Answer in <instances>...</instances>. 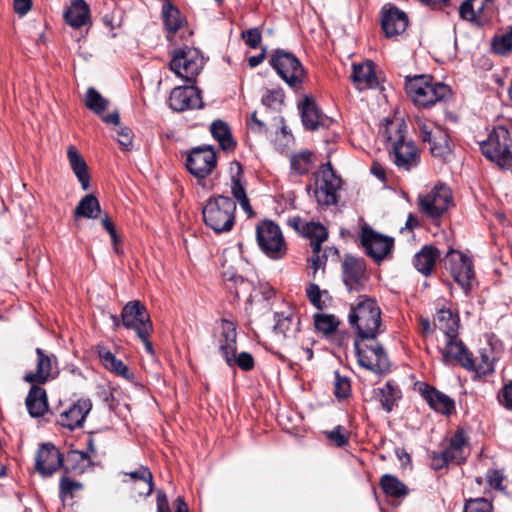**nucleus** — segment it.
Masks as SVG:
<instances>
[{"label":"nucleus","instance_id":"nucleus-1","mask_svg":"<svg viewBox=\"0 0 512 512\" xmlns=\"http://www.w3.org/2000/svg\"><path fill=\"white\" fill-rule=\"evenodd\" d=\"M348 319L358 333L354 346L359 365L378 374L387 373L390 368L388 355L375 341L382 332L381 309L377 302L366 295L359 296L357 303L351 304Z\"/></svg>","mask_w":512,"mask_h":512},{"label":"nucleus","instance_id":"nucleus-2","mask_svg":"<svg viewBox=\"0 0 512 512\" xmlns=\"http://www.w3.org/2000/svg\"><path fill=\"white\" fill-rule=\"evenodd\" d=\"M341 185L340 176L335 173L331 163L327 162L311 175L306 191L320 206H331L338 202Z\"/></svg>","mask_w":512,"mask_h":512},{"label":"nucleus","instance_id":"nucleus-3","mask_svg":"<svg viewBox=\"0 0 512 512\" xmlns=\"http://www.w3.org/2000/svg\"><path fill=\"white\" fill-rule=\"evenodd\" d=\"M405 89L413 102L419 107H430L437 102L447 99L451 89L441 82H434L431 76L417 75L407 77Z\"/></svg>","mask_w":512,"mask_h":512},{"label":"nucleus","instance_id":"nucleus-4","mask_svg":"<svg viewBox=\"0 0 512 512\" xmlns=\"http://www.w3.org/2000/svg\"><path fill=\"white\" fill-rule=\"evenodd\" d=\"M236 202L228 196L209 198L202 215L203 221L215 233H225L233 229L235 224Z\"/></svg>","mask_w":512,"mask_h":512},{"label":"nucleus","instance_id":"nucleus-5","mask_svg":"<svg viewBox=\"0 0 512 512\" xmlns=\"http://www.w3.org/2000/svg\"><path fill=\"white\" fill-rule=\"evenodd\" d=\"M221 333L218 339L219 350L230 367L238 366L243 371H250L254 368V358L248 352H241L236 354L237 351V332L236 325L232 321L221 320Z\"/></svg>","mask_w":512,"mask_h":512},{"label":"nucleus","instance_id":"nucleus-6","mask_svg":"<svg viewBox=\"0 0 512 512\" xmlns=\"http://www.w3.org/2000/svg\"><path fill=\"white\" fill-rule=\"evenodd\" d=\"M480 148L482 154L499 167L508 168L512 165L511 138L505 127L494 128L488 138L480 143Z\"/></svg>","mask_w":512,"mask_h":512},{"label":"nucleus","instance_id":"nucleus-7","mask_svg":"<svg viewBox=\"0 0 512 512\" xmlns=\"http://www.w3.org/2000/svg\"><path fill=\"white\" fill-rule=\"evenodd\" d=\"M256 240L260 250L272 260L283 259L288 252L281 228L273 221H261L256 226Z\"/></svg>","mask_w":512,"mask_h":512},{"label":"nucleus","instance_id":"nucleus-8","mask_svg":"<svg viewBox=\"0 0 512 512\" xmlns=\"http://www.w3.org/2000/svg\"><path fill=\"white\" fill-rule=\"evenodd\" d=\"M204 58L199 50L191 47L174 50L169 68L186 82H194L202 70Z\"/></svg>","mask_w":512,"mask_h":512},{"label":"nucleus","instance_id":"nucleus-9","mask_svg":"<svg viewBox=\"0 0 512 512\" xmlns=\"http://www.w3.org/2000/svg\"><path fill=\"white\" fill-rule=\"evenodd\" d=\"M270 65L289 87L293 89L301 87L305 71L301 62L293 53L282 49L274 51L270 59Z\"/></svg>","mask_w":512,"mask_h":512},{"label":"nucleus","instance_id":"nucleus-10","mask_svg":"<svg viewBox=\"0 0 512 512\" xmlns=\"http://www.w3.org/2000/svg\"><path fill=\"white\" fill-rule=\"evenodd\" d=\"M451 189L442 183L435 185L429 192L418 198L421 211L431 218L441 216L452 204Z\"/></svg>","mask_w":512,"mask_h":512},{"label":"nucleus","instance_id":"nucleus-11","mask_svg":"<svg viewBox=\"0 0 512 512\" xmlns=\"http://www.w3.org/2000/svg\"><path fill=\"white\" fill-rule=\"evenodd\" d=\"M360 238L366 254L375 262L379 263L391 256L394 247V239L392 237L380 234L365 224L361 228Z\"/></svg>","mask_w":512,"mask_h":512},{"label":"nucleus","instance_id":"nucleus-12","mask_svg":"<svg viewBox=\"0 0 512 512\" xmlns=\"http://www.w3.org/2000/svg\"><path fill=\"white\" fill-rule=\"evenodd\" d=\"M416 129L422 142L429 144V150L434 157H444L450 152L449 136L442 127L431 121L418 119Z\"/></svg>","mask_w":512,"mask_h":512},{"label":"nucleus","instance_id":"nucleus-13","mask_svg":"<svg viewBox=\"0 0 512 512\" xmlns=\"http://www.w3.org/2000/svg\"><path fill=\"white\" fill-rule=\"evenodd\" d=\"M121 322L127 329L135 330L138 337L152 332V323L146 307L138 300L128 302L122 309Z\"/></svg>","mask_w":512,"mask_h":512},{"label":"nucleus","instance_id":"nucleus-14","mask_svg":"<svg viewBox=\"0 0 512 512\" xmlns=\"http://www.w3.org/2000/svg\"><path fill=\"white\" fill-rule=\"evenodd\" d=\"M342 279L348 291H362L368 281L365 260L345 255L342 262Z\"/></svg>","mask_w":512,"mask_h":512},{"label":"nucleus","instance_id":"nucleus-15","mask_svg":"<svg viewBox=\"0 0 512 512\" xmlns=\"http://www.w3.org/2000/svg\"><path fill=\"white\" fill-rule=\"evenodd\" d=\"M273 334L276 340L285 346H292L300 332V317L292 311L276 312Z\"/></svg>","mask_w":512,"mask_h":512},{"label":"nucleus","instance_id":"nucleus-16","mask_svg":"<svg viewBox=\"0 0 512 512\" xmlns=\"http://www.w3.org/2000/svg\"><path fill=\"white\" fill-rule=\"evenodd\" d=\"M216 163V153L213 148L211 146H200L191 150L186 161V167L192 175L204 179L212 173Z\"/></svg>","mask_w":512,"mask_h":512},{"label":"nucleus","instance_id":"nucleus-17","mask_svg":"<svg viewBox=\"0 0 512 512\" xmlns=\"http://www.w3.org/2000/svg\"><path fill=\"white\" fill-rule=\"evenodd\" d=\"M389 157L395 166L402 171H411L420 163V151L412 140H404L398 145L388 148Z\"/></svg>","mask_w":512,"mask_h":512},{"label":"nucleus","instance_id":"nucleus-18","mask_svg":"<svg viewBox=\"0 0 512 512\" xmlns=\"http://www.w3.org/2000/svg\"><path fill=\"white\" fill-rule=\"evenodd\" d=\"M37 355L36 368L34 371L24 375L25 382L30 384H44L54 379L58 373L57 360L54 355L46 353L41 348H36Z\"/></svg>","mask_w":512,"mask_h":512},{"label":"nucleus","instance_id":"nucleus-19","mask_svg":"<svg viewBox=\"0 0 512 512\" xmlns=\"http://www.w3.org/2000/svg\"><path fill=\"white\" fill-rule=\"evenodd\" d=\"M446 258L448 260L450 272L454 280L466 291L470 289L471 280L474 277L472 260L465 254L450 249Z\"/></svg>","mask_w":512,"mask_h":512},{"label":"nucleus","instance_id":"nucleus-20","mask_svg":"<svg viewBox=\"0 0 512 512\" xmlns=\"http://www.w3.org/2000/svg\"><path fill=\"white\" fill-rule=\"evenodd\" d=\"M122 483L125 484L134 496L147 497L154 489L153 475L148 467L139 466L131 472H121Z\"/></svg>","mask_w":512,"mask_h":512},{"label":"nucleus","instance_id":"nucleus-21","mask_svg":"<svg viewBox=\"0 0 512 512\" xmlns=\"http://www.w3.org/2000/svg\"><path fill=\"white\" fill-rule=\"evenodd\" d=\"M64 463L63 454L53 444H41L35 458V469L44 477L52 476Z\"/></svg>","mask_w":512,"mask_h":512},{"label":"nucleus","instance_id":"nucleus-22","mask_svg":"<svg viewBox=\"0 0 512 512\" xmlns=\"http://www.w3.org/2000/svg\"><path fill=\"white\" fill-rule=\"evenodd\" d=\"M169 106L177 112L203 108L201 92L195 86L175 87L169 97Z\"/></svg>","mask_w":512,"mask_h":512},{"label":"nucleus","instance_id":"nucleus-23","mask_svg":"<svg viewBox=\"0 0 512 512\" xmlns=\"http://www.w3.org/2000/svg\"><path fill=\"white\" fill-rule=\"evenodd\" d=\"M230 190L235 200L238 201L242 210L252 217L254 215L252 206L246 194V180L242 165L238 161L229 164Z\"/></svg>","mask_w":512,"mask_h":512},{"label":"nucleus","instance_id":"nucleus-24","mask_svg":"<svg viewBox=\"0 0 512 512\" xmlns=\"http://www.w3.org/2000/svg\"><path fill=\"white\" fill-rule=\"evenodd\" d=\"M440 353L445 365L456 363L465 369L473 367L472 354L458 336L446 337L445 346L440 349Z\"/></svg>","mask_w":512,"mask_h":512},{"label":"nucleus","instance_id":"nucleus-25","mask_svg":"<svg viewBox=\"0 0 512 512\" xmlns=\"http://www.w3.org/2000/svg\"><path fill=\"white\" fill-rule=\"evenodd\" d=\"M381 26L387 38L402 34L408 26L405 12L395 6H385L382 9Z\"/></svg>","mask_w":512,"mask_h":512},{"label":"nucleus","instance_id":"nucleus-26","mask_svg":"<svg viewBox=\"0 0 512 512\" xmlns=\"http://www.w3.org/2000/svg\"><path fill=\"white\" fill-rule=\"evenodd\" d=\"M91 408L92 403L89 399H79L59 414L57 423L69 430L81 427Z\"/></svg>","mask_w":512,"mask_h":512},{"label":"nucleus","instance_id":"nucleus-27","mask_svg":"<svg viewBox=\"0 0 512 512\" xmlns=\"http://www.w3.org/2000/svg\"><path fill=\"white\" fill-rule=\"evenodd\" d=\"M301 118L305 128L309 130H317L320 126L328 127L332 120L319 111L315 101L306 96L299 104Z\"/></svg>","mask_w":512,"mask_h":512},{"label":"nucleus","instance_id":"nucleus-28","mask_svg":"<svg viewBox=\"0 0 512 512\" xmlns=\"http://www.w3.org/2000/svg\"><path fill=\"white\" fill-rule=\"evenodd\" d=\"M350 78L359 90L375 88L378 85L374 63L371 60L353 63Z\"/></svg>","mask_w":512,"mask_h":512},{"label":"nucleus","instance_id":"nucleus-29","mask_svg":"<svg viewBox=\"0 0 512 512\" xmlns=\"http://www.w3.org/2000/svg\"><path fill=\"white\" fill-rule=\"evenodd\" d=\"M421 394L429 406L443 415H450L455 409V402L446 394L427 384L421 388Z\"/></svg>","mask_w":512,"mask_h":512},{"label":"nucleus","instance_id":"nucleus-30","mask_svg":"<svg viewBox=\"0 0 512 512\" xmlns=\"http://www.w3.org/2000/svg\"><path fill=\"white\" fill-rule=\"evenodd\" d=\"M28 413L33 418L44 416L48 411L47 393L40 384H33L25 399Z\"/></svg>","mask_w":512,"mask_h":512},{"label":"nucleus","instance_id":"nucleus-31","mask_svg":"<svg viewBox=\"0 0 512 512\" xmlns=\"http://www.w3.org/2000/svg\"><path fill=\"white\" fill-rule=\"evenodd\" d=\"M407 126L402 119H386L379 134L387 143V149L406 140Z\"/></svg>","mask_w":512,"mask_h":512},{"label":"nucleus","instance_id":"nucleus-32","mask_svg":"<svg viewBox=\"0 0 512 512\" xmlns=\"http://www.w3.org/2000/svg\"><path fill=\"white\" fill-rule=\"evenodd\" d=\"M161 15L165 30L167 31V38L171 41L173 36L184 26L186 19L170 1H166L163 4Z\"/></svg>","mask_w":512,"mask_h":512},{"label":"nucleus","instance_id":"nucleus-33","mask_svg":"<svg viewBox=\"0 0 512 512\" xmlns=\"http://www.w3.org/2000/svg\"><path fill=\"white\" fill-rule=\"evenodd\" d=\"M441 255L440 250L434 245H425L417 252L413 259L414 267L424 276H429Z\"/></svg>","mask_w":512,"mask_h":512},{"label":"nucleus","instance_id":"nucleus-34","mask_svg":"<svg viewBox=\"0 0 512 512\" xmlns=\"http://www.w3.org/2000/svg\"><path fill=\"white\" fill-rule=\"evenodd\" d=\"M67 158L72 171L77 177L83 190H88L90 186V176L88 174V166L74 145L67 147Z\"/></svg>","mask_w":512,"mask_h":512},{"label":"nucleus","instance_id":"nucleus-35","mask_svg":"<svg viewBox=\"0 0 512 512\" xmlns=\"http://www.w3.org/2000/svg\"><path fill=\"white\" fill-rule=\"evenodd\" d=\"M65 21L73 28H80L90 20V8L84 0H72L64 13Z\"/></svg>","mask_w":512,"mask_h":512},{"label":"nucleus","instance_id":"nucleus-36","mask_svg":"<svg viewBox=\"0 0 512 512\" xmlns=\"http://www.w3.org/2000/svg\"><path fill=\"white\" fill-rule=\"evenodd\" d=\"M459 322L458 314L446 308L439 309L434 319L435 327L444 334L445 338L458 336Z\"/></svg>","mask_w":512,"mask_h":512},{"label":"nucleus","instance_id":"nucleus-37","mask_svg":"<svg viewBox=\"0 0 512 512\" xmlns=\"http://www.w3.org/2000/svg\"><path fill=\"white\" fill-rule=\"evenodd\" d=\"M496 356L492 347L482 348L479 351V357H472L471 368H466L468 371H473L478 377H484L492 374L495 371Z\"/></svg>","mask_w":512,"mask_h":512},{"label":"nucleus","instance_id":"nucleus-38","mask_svg":"<svg viewBox=\"0 0 512 512\" xmlns=\"http://www.w3.org/2000/svg\"><path fill=\"white\" fill-rule=\"evenodd\" d=\"M98 355L106 369L123 377L124 379L132 378V374L130 373L127 365H125L123 361L117 359L109 349L104 346H99Z\"/></svg>","mask_w":512,"mask_h":512},{"label":"nucleus","instance_id":"nucleus-39","mask_svg":"<svg viewBox=\"0 0 512 512\" xmlns=\"http://www.w3.org/2000/svg\"><path fill=\"white\" fill-rule=\"evenodd\" d=\"M302 235L310 239L312 252H321L322 243L328 238L326 227L320 223L309 222L303 225Z\"/></svg>","mask_w":512,"mask_h":512},{"label":"nucleus","instance_id":"nucleus-40","mask_svg":"<svg viewBox=\"0 0 512 512\" xmlns=\"http://www.w3.org/2000/svg\"><path fill=\"white\" fill-rule=\"evenodd\" d=\"M374 392L379 398L382 409L387 413H390L394 409L397 401L402 396L399 387L394 385L391 381L386 382L383 387L377 388Z\"/></svg>","mask_w":512,"mask_h":512},{"label":"nucleus","instance_id":"nucleus-41","mask_svg":"<svg viewBox=\"0 0 512 512\" xmlns=\"http://www.w3.org/2000/svg\"><path fill=\"white\" fill-rule=\"evenodd\" d=\"M213 138L219 143L223 150H233L236 142L233 140L228 124L222 120H215L210 126Z\"/></svg>","mask_w":512,"mask_h":512},{"label":"nucleus","instance_id":"nucleus-42","mask_svg":"<svg viewBox=\"0 0 512 512\" xmlns=\"http://www.w3.org/2000/svg\"><path fill=\"white\" fill-rule=\"evenodd\" d=\"M101 214V206L93 194L84 196L75 208V217H84L88 219H96Z\"/></svg>","mask_w":512,"mask_h":512},{"label":"nucleus","instance_id":"nucleus-43","mask_svg":"<svg viewBox=\"0 0 512 512\" xmlns=\"http://www.w3.org/2000/svg\"><path fill=\"white\" fill-rule=\"evenodd\" d=\"M467 444V439L464 435L463 430H457L456 433L451 437L449 446L445 449L453 462L461 464L465 461L466 456L464 453Z\"/></svg>","mask_w":512,"mask_h":512},{"label":"nucleus","instance_id":"nucleus-44","mask_svg":"<svg viewBox=\"0 0 512 512\" xmlns=\"http://www.w3.org/2000/svg\"><path fill=\"white\" fill-rule=\"evenodd\" d=\"M315 156L309 150L294 153L290 157L291 169L298 175L307 174L313 167Z\"/></svg>","mask_w":512,"mask_h":512},{"label":"nucleus","instance_id":"nucleus-45","mask_svg":"<svg viewBox=\"0 0 512 512\" xmlns=\"http://www.w3.org/2000/svg\"><path fill=\"white\" fill-rule=\"evenodd\" d=\"M383 492L390 497L402 498L408 494L406 485L391 474H384L380 479Z\"/></svg>","mask_w":512,"mask_h":512},{"label":"nucleus","instance_id":"nucleus-46","mask_svg":"<svg viewBox=\"0 0 512 512\" xmlns=\"http://www.w3.org/2000/svg\"><path fill=\"white\" fill-rule=\"evenodd\" d=\"M86 107L94 113L100 115L106 110L108 101L94 88H89L85 97Z\"/></svg>","mask_w":512,"mask_h":512},{"label":"nucleus","instance_id":"nucleus-47","mask_svg":"<svg viewBox=\"0 0 512 512\" xmlns=\"http://www.w3.org/2000/svg\"><path fill=\"white\" fill-rule=\"evenodd\" d=\"M492 50L499 55H506L512 51V27L509 31L493 37Z\"/></svg>","mask_w":512,"mask_h":512},{"label":"nucleus","instance_id":"nucleus-48","mask_svg":"<svg viewBox=\"0 0 512 512\" xmlns=\"http://www.w3.org/2000/svg\"><path fill=\"white\" fill-rule=\"evenodd\" d=\"M284 92L281 88L266 90L262 96V104L272 110H279L284 102Z\"/></svg>","mask_w":512,"mask_h":512},{"label":"nucleus","instance_id":"nucleus-49","mask_svg":"<svg viewBox=\"0 0 512 512\" xmlns=\"http://www.w3.org/2000/svg\"><path fill=\"white\" fill-rule=\"evenodd\" d=\"M83 488L82 483L75 481L67 476L66 473H64L60 479L59 483V495L62 500L66 499L67 497L72 498L73 493L76 491H79Z\"/></svg>","mask_w":512,"mask_h":512},{"label":"nucleus","instance_id":"nucleus-50","mask_svg":"<svg viewBox=\"0 0 512 512\" xmlns=\"http://www.w3.org/2000/svg\"><path fill=\"white\" fill-rule=\"evenodd\" d=\"M314 322L316 329L324 334L334 332L338 326L336 318L328 314H316Z\"/></svg>","mask_w":512,"mask_h":512},{"label":"nucleus","instance_id":"nucleus-51","mask_svg":"<svg viewBox=\"0 0 512 512\" xmlns=\"http://www.w3.org/2000/svg\"><path fill=\"white\" fill-rule=\"evenodd\" d=\"M464 512H493V506L485 498L469 499L464 505Z\"/></svg>","mask_w":512,"mask_h":512},{"label":"nucleus","instance_id":"nucleus-52","mask_svg":"<svg viewBox=\"0 0 512 512\" xmlns=\"http://www.w3.org/2000/svg\"><path fill=\"white\" fill-rule=\"evenodd\" d=\"M351 392L350 381L347 377L341 376L338 372L335 373L334 381V394L338 399L347 398Z\"/></svg>","mask_w":512,"mask_h":512},{"label":"nucleus","instance_id":"nucleus-53","mask_svg":"<svg viewBox=\"0 0 512 512\" xmlns=\"http://www.w3.org/2000/svg\"><path fill=\"white\" fill-rule=\"evenodd\" d=\"M327 438L338 447H344L349 442L348 432L345 427L338 425L326 433Z\"/></svg>","mask_w":512,"mask_h":512},{"label":"nucleus","instance_id":"nucleus-54","mask_svg":"<svg viewBox=\"0 0 512 512\" xmlns=\"http://www.w3.org/2000/svg\"><path fill=\"white\" fill-rule=\"evenodd\" d=\"M324 293L317 284L310 283L308 287L306 288V295L310 302L317 308V309H323L326 307V304L324 301H322L321 296Z\"/></svg>","mask_w":512,"mask_h":512},{"label":"nucleus","instance_id":"nucleus-55","mask_svg":"<svg viewBox=\"0 0 512 512\" xmlns=\"http://www.w3.org/2000/svg\"><path fill=\"white\" fill-rule=\"evenodd\" d=\"M87 460V455L80 451H71L66 457V466H62L67 474L69 470H76L80 463H84Z\"/></svg>","mask_w":512,"mask_h":512},{"label":"nucleus","instance_id":"nucleus-56","mask_svg":"<svg viewBox=\"0 0 512 512\" xmlns=\"http://www.w3.org/2000/svg\"><path fill=\"white\" fill-rule=\"evenodd\" d=\"M249 129L254 133H266L267 128V119L265 117H259L258 112L254 111L250 117V120L247 122Z\"/></svg>","mask_w":512,"mask_h":512},{"label":"nucleus","instance_id":"nucleus-57","mask_svg":"<svg viewBox=\"0 0 512 512\" xmlns=\"http://www.w3.org/2000/svg\"><path fill=\"white\" fill-rule=\"evenodd\" d=\"M116 135H117V141L119 143V145L125 149V150H129L132 146V141H133V133H132V130L129 128V127H118L116 130Z\"/></svg>","mask_w":512,"mask_h":512},{"label":"nucleus","instance_id":"nucleus-58","mask_svg":"<svg viewBox=\"0 0 512 512\" xmlns=\"http://www.w3.org/2000/svg\"><path fill=\"white\" fill-rule=\"evenodd\" d=\"M473 2H470V0H465L460 8H459V13H460V16L461 18L465 19V20H470V21H480V11L483 9V7H481L477 12H475L473 10V5H472Z\"/></svg>","mask_w":512,"mask_h":512},{"label":"nucleus","instance_id":"nucleus-59","mask_svg":"<svg viewBox=\"0 0 512 512\" xmlns=\"http://www.w3.org/2000/svg\"><path fill=\"white\" fill-rule=\"evenodd\" d=\"M449 462H453V459L444 450L440 453H433L431 456V467L434 470H440L444 468Z\"/></svg>","mask_w":512,"mask_h":512},{"label":"nucleus","instance_id":"nucleus-60","mask_svg":"<svg viewBox=\"0 0 512 512\" xmlns=\"http://www.w3.org/2000/svg\"><path fill=\"white\" fill-rule=\"evenodd\" d=\"M242 37L244 38L245 43L253 49H256L259 46L262 39L261 33L257 28L247 30L242 34Z\"/></svg>","mask_w":512,"mask_h":512},{"label":"nucleus","instance_id":"nucleus-61","mask_svg":"<svg viewBox=\"0 0 512 512\" xmlns=\"http://www.w3.org/2000/svg\"><path fill=\"white\" fill-rule=\"evenodd\" d=\"M504 480L503 473L499 470L491 469L487 472L486 481L492 488L502 489V482Z\"/></svg>","mask_w":512,"mask_h":512},{"label":"nucleus","instance_id":"nucleus-62","mask_svg":"<svg viewBox=\"0 0 512 512\" xmlns=\"http://www.w3.org/2000/svg\"><path fill=\"white\" fill-rule=\"evenodd\" d=\"M101 223H102V226L103 228L109 233V235L111 236V239H112V243H113V246L115 248V251L118 252L116 246L119 242V238H118V235H117V231H116V228L114 226V224L112 223L111 219L109 218V216L107 214H105L102 219H101Z\"/></svg>","mask_w":512,"mask_h":512},{"label":"nucleus","instance_id":"nucleus-63","mask_svg":"<svg viewBox=\"0 0 512 512\" xmlns=\"http://www.w3.org/2000/svg\"><path fill=\"white\" fill-rule=\"evenodd\" d=\"M499 402L508 409H512V381L505 385L499 395Z\"/></svg>","mask_w":512,"mask_h":512},{"label":"nucleus","instance_id":"nucleus-64","mask_svg":"<svg viewBox=\"0 0 512 512\" xmlns=\"http://www.w3.org/2000/svg\"><path fill=\"white\" fill-rule=\"evenodd\" d=\"M327 255L326 251L321 255L320 252H313V255L309 258V263L315 274L319 268L323 267L326 263Z\"/></svg>","mask_w":512,"mask_h":512}]
</instances>
